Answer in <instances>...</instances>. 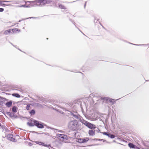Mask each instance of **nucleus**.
Masks as SVG:
<instances>
[{"label":"nucleus","mask_w":149,"mask_h":149,"mask_svg":"<svg viewBox=\"0 0 149 149\" xmlns=\"http://www.w3.org/2000/svg\"><path fill=\"white\" fill-rule=\"evenodd\" d=\"M77 121L76 120L71 121L69 123V126L72 130L74 131L76 130L77 128Z\"/></svg>","instance_id":"f257e3e1"},{"label":"nucleus","mask_w":149,"mask_h":149,"mask_svg":"<svg viewBox=\"0 0 149 149\" xmlns=\"http://www.w3.org/2000/svg\"><path fill=\"white\" fill-rule=\"evenodd\" d=\"M28 2L27 3L28 6H29V7L33 6H36L37 5H40L38 4V3H39L38 0L33 1H28Z\"/></svg>","instance_id":"f03ea898"},{"label":"nucleus","mask_w":149,"mask_h":149,"mask_svg":"<svg viewBox=\"0 0 149 149\" xmlns=\"http://www.w3.org/2000/svg\"><path fill=\"white\" fill-rule=\"evenodd\" d=\"M57 136L58 139L61 141H66L67 139V136L65 135L58 134Z\"/></svg>","instance_id":"7ed1b4c3"},{"label":"nucleus","mask_w":149,"mask_h":149,"mask_svg":"<svg viewBox=\"0 0 149 149\" xmlns=\"http://www.w3.org/2000/svg\"><path fill=\"white\" fill-rule=\"evenodd\" d=\"M82 123L90 129H92L93 127V125L85 120L83 121Z\"/></svg>","instance_id":"20e7f679"},{"label":"nucleus","mask_w":149,"mask_h":149,"mask_svg":"<svg viewBox=\"0 0 149 149\" xmlns=\"http://www.w3.org/2000/svg\"><path fill=\"white\" fill-rule=\"evenodd\" d=\"M52 1V0H38L39 3L41 4L49 3Z\"/></svg>","instance_id":"39448f33"},{"label":"nucleus","mask_w":149,"mask_h":149,"mask_svg":"<svg viewBox=\"0 0 149 149\" xmlns=\"http://www.w3.org/2000/svg\"><path fill=\"white\" fill-rule=\"evenodd\" d=\"M89 140V139L88 138H86L83 139H79L77 140L78 142L79 143H84L87 142Z\"/></svg>","instance_id":"423d86ee"},{"label":"nucleus","mask_w":149,"mask_h":149,"mask_svg":"<svg viewBox=\"0 0 149 149\" xmlns=\"http://www.w3.org/2000/svg\"><path fill=\"white\" fill-rule=\"evenodd\" d=\"M7 137L8 139L10 141H15V139L14 138V136H13V135L12 134H8V135H7Z\"/></svg>","instance_id":"0eeeda50"},{"label":"nucleus","mask_w":149,"mask_h":149,"mask_svg":"<svg viewBox=\"0 0 149 149\" xmlns=\"http://www.w3.org/2000/svg\"><path fill=\"white\" fill-rule=\"evenodd\" d=\"M34 121V124L36 126L38 127L39 128H42L44 127L43 125L40 123H39L38 121L36 120V121Z\"/></svg>","instance_id":"6e6552de"},{"label":"nucleus","mask_w":149,"mask_h":149,"mask_svg":"<svg viewBox=\"0 0 149 149\" xmlns=\"http://www.w3.org/2000/svg\"><path fill=\"white\" fill-rule=\"evenodd\" d=\"M12 33H13L12 29L6 30L3 33V34L4 35H8V34H12Z\"/></svg>","instance_id":"1a4fd4ad"},{"label":"nucleus","mask_w":149,"mask_h":149,"mask_svg":"<svg viewBox=\"0 0 149 149\" xmlns=\"http://www.w3.org/2000/svg\"><path fill=\"white\" fill-rule=\"evenodd\" d=\"M36 121V120H31L29 121V122L27 123V124L31 126H33L35 125L34 124V121Z\"/></svg>","instance_id":"9d476101"},{"label":"nucleus","mask_w":149,"mask_h":149,"mask_svg":"<svg viewBox=\"0 0 149 149\" xmlns=\"http://www.w3.org/2000/svg\"><path fill=\"white\" fill-rule=\"evenodd\" d=\"M13 33H16L17 32H19L20 31V30L17 28H14L12 29Z\"/></svg>","instance_id":"9b49d317"},{"label":"nucleus","mask_w":149,"mask_h":149,"mask_svg":"<svg viewBox=\"0 0 149 149\" xmlns=\"http://www.w3.org/2000/svg\"><path fill=\"white\" fill-rule=\"evenodd\" d=\"M12 101H9L6 103V105L8 107H10L12 104Z\"/></svg>","instance_id":"f8f14e48"},{"label":"nucleus","mask_w":149,"mask_h":149,"mask_svg":"<svg viewBox=\"0 0 149 149\" xmlns=\"http://www.w3.org/2000/svg\"><path fill=\"white\" fill-rule=\"evenodd\" d=\"M17 107L14 106L13 107L12 111L13 112L16 113L17 111Z\"/></svg>","instance_id":"ddd939ff"},{"label":"nucleus","mask_w":149,"mask_h":149,"mask_svg":"<svg viewBox=\"0 0 149 149\" xmlns=\"http://www.w3.org/2000/svg\"><path fill=\"white\" fill-rule=\"evenodd\" d=\"M28 2V1H25V4L24 5H22L21 6H19V7H26V8H29V6H28L27 5V3Z\"/></svg>","instance_id":"4468645a"},{"label":"nucleus","mask_w":149,"mask_h":149,"mask_svg":"<svg viewBox=\"0 0 149 149\" xmlns=\"http://www.w3.org/2000/svg\"><path fill=\"white\" fill-rule=\"evenodd\" d=\"M9 1H0V5L3 6H5L6 5L4 3L5 2H9Z\"/></svg>","instance_id":"2eb2a0df"},{"label":"nucleus","mask_w":149,"mask_h":149,"mask_svg":"<svg viewBox=\"0 0 149 149\" xmlns=\"http://www.w3.org/2000/svg\"><path fill=\"white\" fill-rule=\"evenodd\" d=\"M36 143L40 145H41L42 146H46V144L44 143L39 142V141H36Z\"/></svg>","instance_id":"dca6fc26"},{"label":"nucleus","mask_w":149,"mask_h":149,"mask_svg":"<svg viewBox=\"0 0 149 149\" xmlns=\"http://www.w3.org/2000/svg\"><path fill=\"white\" fill-rule=\"evenodd\" d=\"M128 146L130 148H135V146L132 143H129L128 144Z\"/></svg>","instance_id":"f3484780"},{"label":"nucleus","mask_w":149,"mask_h":149,"mask_svg":"<svg viewBox=\"0 0 149 149\" xmlns=\"http://www.w3.org/2000/svg\"><path fill=\"white\" fill-rule=\"evenodd\" d=\"M12 95L13 96H14L17 98H19L20 97L19 95L17 93H13L12 94Z\"/></svg>","instance_id":"a211bd4d"},{"label":"nucleus","mask_w":149,"mask_h":149,"mask_svg":"<svg viewBox=\"0 0 149 149\" xmlns=\"http://www.w3.org/2000/svg\"><path fill=\"white\" fill-rule=\"evenodd\" d=\"M29 113L31 115H34L35 113V111L33 109L29 111Z\"/></svg>","instance_id":"6ab92c4d"},{"label":"nucleus","mask_w":149,"mask_h":149,"mask_svg":"<svg viewBox=\"0 0 149 149\" xmlns=\"http://www.w3.org/2000/svg\"><path fill=\"white\" fill-rule=\"evenodd\" d=\"M58 6H59V7L61 9H66L65 7L62 4H59Z\"/></svg>","instance_id":"aec40b11"},{"label":"nucleus","mask_w":149,"mask_h":149,"mask_svg":"<svg viewBox=\"0 0 149 149\" xmlns=\"http://www.w3.org/2000/svg\"><path fill=\"white\" fill-rule=\"evenodd\" d=\"M89 134L90 135H93V131L92 130H90L89 131Z\"/></svg>","instance_id":"412c9836"},{"label":"nucleus","mask_w":149,"mask_h":149,"mask_svg":"<svg viewBox=\"0 0 149 149\" xmlns=\"http://www.w3.org/2000/svg\"><path fill=\"white\" fill-rule=\"evenodd\" d=\"M101 133L104 135H106L107 136L109 137V136H110V134L107 133L105 132H101Z\"/></svg>","instance_id":"4be33fe9"},{"label":"nucleus","mask_w":149,"mask_h":149,"mask_svg":"<svg viewBox=\"0 0 149 149\" xmlns=\"http://www.w3.org/2000/svg\"><path fill=\"white\" fill-rule=\"evenodd\" d=\"M31 104H27V106L26 107V109L27 110H29V108L30 107V105Z\"/></svg>","instance_id":"5701e85b"},{"label":"nucleus","mask_w":149,"mask_h":149,"mask_svg":"<svg viewBox=\"0 0 149 149\" xmlns=\"http://www.w3.org/2000/svg\"><path fill=\"white\" fill-rule=\"evenodd\" d=\"M109 101L110 102H111L112 104L114 102V99H110Z\"/></svg>","instance_id":"b1692460"},{"label":"nucleus","mask_w":149,"mask_h":149,"mask_svg":"<svg viewBox=\"0 0 149 149\" xmlns=\"http://www.w3.org/2000/svg\"><path fill=\"white\" fill-rule=\"evenodd\" d=\"M109 137H110L111 138L113 139L115 138V136L113 134H110V135Z\"/></svg>","instance_id":"393cba45"},{"label":"nucleus","mask_w":149,"mask_h":149,"mask_svg":"<svg viewBox=\"0 0 149 149\" xmlns=\"http://www.w3.org/2000/svg\"><path fill=\"white\" fill-rule=\"evenodd\" d=\"M4 10V9L3 8H0V12H2Z\"/></svg>","instance_id":"a878e982"},{"label":"nucleus","mask_w":149,"mask_h":149,"mask_svg":"<svg viewBox=\"0 0 149 149\" xmlns=\"http://www.w3.org/2000/svg\"><path fill=\"white\" fill-rule=\"evenodd\" d=\"M104 99L106 100H108V99H107V98H104Z\"/></svg>","instance_id":"bb28decb"}]
</instances>
